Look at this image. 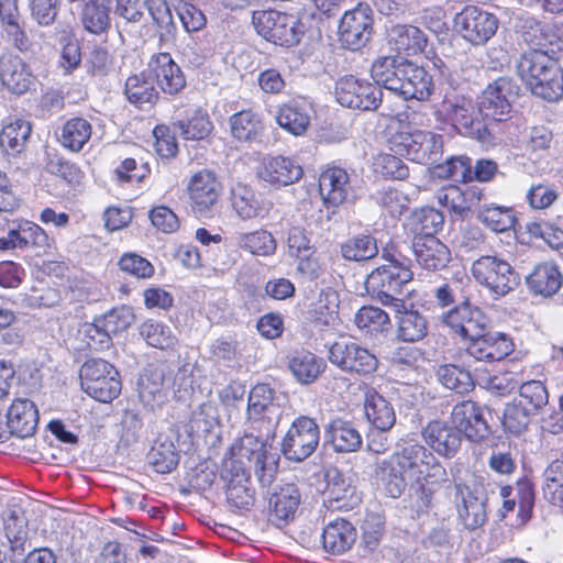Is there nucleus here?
I'll use <instances>...</instances> for the list:
<instances>
[{"mask_svg":"<svg viewBox=\"0 0 563 563\" xmlns=\"http://www.w3.org/2000/svg\"><path fill=\"white\" fill-rule=\"evenodd\" d=\"M444 475L445 470L433 453L419 443H406L379 462L376 470L378 481L393 498L402 494L408 481L421 483Z\"/></svg>","mask_w":563,"mask_h":563,"instance_id":"f257e3e1","label":"nucleus"},{"mask_svg":"<svg viewBox=\"0 0 563 563\" xmlns=\"http://www.w3.org/2000/svg\"><path fill=\"white\" fill-rule=\"evenodd\" d=\"M516 70L534 96L548 101H558L563 97V71L547 51L523 52L516 62Z\"/></svg>","mask_w":563,"mask_h":563,"instance_id":"f03ea898","label":"nucleus"},{"mask_svg":"<svg viewBox=\"0 0 563 563\" xmlns=\"http://www.w3.org/2000/svg\"><path fill=\"white\" fill-rule=\"evenodd\" d=\"M284 410L274 390L266 384H257L250 394L246 408V426L263 444L273 441Z\"/></svg>","mask_w":563,"mask_h":563,"instance_id":"7ed1b4c3","label":"nucleus"},{"mask_svg":"<svg viewBox=\"0 0 563 563\" xmlns=\"http://www.w3.org/2000/svg\"><path fill=\"white\" fill-rule=\"evenodd\" d=\"M460 133L479 141H487L490 123L483 118L479 104L464 96H445L440 110Z\"/></svg>","mask_w":563,"mask_h":563,"instance_id":"20e7f679","label":"nucleus"},{"mask_svg":"<svg viewBox=\"0 0 563 563\" xmlns=\"http://www.w3.org/2000/svg\"><path fill=\"white\" fill-rule=\"evenodd\" d=\"M411 279L412 272L408 267L397 261H390L388 264L377 267L367 276L365 287L373 298L391 308L395 302L404 301L398 296L401 295L404 286Z\"/></svg>","mask_w":563,"mask_h":563,"instance_id":"39448f33","label":"nucleus"},{"mask_svg":"<svg viewBox=\"0 0 563 563\" xmlns=\"http://www.w3.org/2000/svg\"><path fill=\"white\" fill-rule=\"evenodd\" d=\"M252 22L260 35L282 46L298 44L306 33V26L300 20L276 10L255 11Z\"/></svg>","mask_w":563,"mask_h":563,"instance_id":"423d86ee","label":"nucleus"},{"mask_svg":"<svg viewBox=\"0 0 563 563\" xmlns=\"http://www.w3.org/2000/svg\"><path fill=\"white\" fill-rule=\"evenodd\" d=\"M474 279L497 297H504L520 283L511 264L497 255H483L471 267Z\"/></svg>","mask_w":563,"mask_h":563,"instance_id":"0eeeda50","label":"nucleus"},{"mask_svg":"<svg viewBox=\"0 0 563 563\" xmlns=\"http://www.w3.org/2000/svg\"><path fill=\"white\" fill-rule=\"evenodd\" d=\"M79 377L82 390L100 402L112 401L121 391L118 371L104 360L86 361Z\"/></svg>","mask_w":563,"mask_h":563,"instance_id":"6e6552de","label":"nucleus"},{"mask_svg":"<svg viewBox=\"0 0 563 563\" xmlns=\"http://www.w3.org/2000/svg\"><path fill=\"white\" fill-rule=\"evenodd\" d=\"M391 150L411 162L432 167L442 157L443 136L430 131L400 133L393 137Z\"/></svg>","mask_w":563,"mask_h":563,"instance_id":"1a4fd4ad","label":"nucleus"},{"mask_svg":"<svg viewBox=\"0 0 563 563\" xmlns=\"http://www.w3.org/2000/svg\"><path fill=\"white\" fill-rule=\"evenodd\" d=\"M455 32L472 46L485 45L494 37L499 20L477 5H466L453 19Z\"/></svg>","mask_w":563,"mask_h":563,"instance_id":"9d476101","label":"nucleus"},{"mask_svg":"<svg viewBox=\"0 0 563 563\" xmlns=\"http://www.w3.org/2000/svg\"><path fill=\"white\" fill-rule=\"evenodd\" d=\"M512 351L514 343L508 334L486 329L467 342L463 357L464 363L472 367L473 363L499 362Z\"/></svg>","mask_w":563,"mask_h":563,"instance_id":"9b49d317","label":"nucleus"},{"mask_svg":"<svg viewBox=\"0 0 563 563\" xmlns=\"http://www.w3.org/2000/svg\"><path fill=\"white\" fill-rule=\"evenodd\" d=\"M335 97L343 107L371 111L382 103L383 92L375 84L349 75L338 79Z\"/></svg>","mask_w":563,"mask_h":563,"instance_id":"f8f14e48","label":"nucleus"},{"mask_svg":"<svg viewBox=\"0 0 563 563\" xmlns=\"http://www.w3.org/2000/svg\"><path fill=\"white\" fill-rule=\"evenodd\" d=\"M319 441L320 430L316 421L301 416L288 429L282 443V452L288 460L301 462L313 454Z\"/></svg>","mask_w":563,"mask_h":563,"instance_id":"ddd939ff","label":"nucleus"},{"mask_svg":"<svg viewBox=\"0 0 563 563\" xmlns=\"http://www.w3.org/2000/svg\"><path fill=\"white\" fill-rule=\"evenodd\" d=\"M519 95V87L509 77H499L482 92L479 108L486 122H501L508 118L511 102Z\"/></svg>","mask_w":563,"mask_h":563,"instance_id":"4468645a","label":"nucleus"},{"mask_svg":"<svg viewBox=\"0 0 563 563\" xmlns=\"http://www.w3.org/2000/svg\"><path fill=\"white\" fill-rule=\"evenodd\" d=\"M329 361L342 371L357 375L372 374L378 366L377 357L369 350L344 340L330 346Z\"/></svg>","mask_w":563,"mask_h":563,"instance_id":"2eb2a0df","label":"nucleus"},{"mask_svg":"<svg viewBox=\"0 0 563 563\" xmlns=\"http://www.w3.org/2000/svg\"><path fill=\"white\" fill-rule=\"evenodd\" d=\"M450 495L454 498L459 518L466 529L475 530L486 522L485 498L479 487L454 483Z\"/></svg>","mask_w":563,"mask_h":563,"instance_id":"dca6fc26","label":"nucleus"},{"mask_svg":"<svg viewBox=\"0 0 563 563\" xmlns=\"http://www.w3.org/2000/svg\"><path fill=\"white\" fill-rule=\"evenodd\" d=\"M373 16L367 4H358L355 9L346 11L339 25V40L349 49L357 51L369 40Z\"/></svg>","mask_w":563,"mask_h":563,"instance_id":"f3484780","label":"nucleus"},{"mask_svg":"<svg viewBox=\"0 0 563 563\" xmlns=\"http://www.w3.org/2000/svg\"><path fill=\"white\" fill-rule=\"evenodd\" d=\"M442 322L461 338L472 340L488 327V318L477 307L472 306L467 297L443 313Z\"/></svg>","mask_w":563,"mask_h":563,"instance_id":"a211bd4d","label":"nucleus"},{"mask_svg":"<svg viewBox=\"0 0 563 563\" xmlns=\"http://www.w3.org/2000/svg\"><path fill=\"white\" fill-rule=\"evenodd\" d=\"M451 420L460 434L464 433L471 441L481 442L490 434L481 407L472 400L456 404L452 409Z\"/></svg>","mask_w":563,"mask_h":563,"instance_id":"6ab92c4d","label":"nucleus"},{"mask_svg":"<svg viewBox=\"0 0 563 563\" xmlns=\"http://www.w3.org/2000/svg\"><path fill=\"white\" fill-rule=\"evenodd\" d=\"M266 444L261 443L253 435H244L238 448L240 457L254 462V474L262 486L267 487L274 482L278 464L274 455L267 454Z\"/></svg>","mask_w":563,"mask_h":563,"instance_id":"aec40b11","label":"nucleus"},{"mask_svg":"<svg viewBox=\"0 0 563 563\" xmlns=\"http://www.w3.org/2000/svg\"><path fill=\"white\" fill-rule=\"evenodd\" d=\"M390 309L394 312L395 334L399 341L415 343L426 338L428 320L412 305H407L405 301L395 302Z\"/></svg>","mask_w":563,"mask_h":563,"instance_id":"412c9836","label":"nucleus"},{"mask_svg":"<svg viewBox=\"0 0 563 563\" xmlns=\"http://www.w3.org/2000/svg\"><path fill=\"white\" fill-rule=\"evenodd\" d=\"M288 253L298 260L297 269L309 278H317L320 272L316 246L311 236L301 227H294L288 232Z\"/></svg>","mask_w":563,"mask_h":563,"instance_id":"4be33fe9","label":"nucleus"},{"mask_svg":"<svg viewBox=\"0 0 563 563\" xmlns=\"http://www.w3.org/2000/svg\"><path fill=\"white\" fill-rule=\"evenodd\" d=\"M302 174V167L285 156L264 157L257 168L258 178L277 188L298 181Z\"/></svg>","mask_w":563,"mask_h":563,"instance_id":"5701e85b","label":"nucleus"},{"mask_svg":"<svg viewBox=\"0 0 563 563\" xmlns=\"http://www.w3.org/2000/svg\"><path fill=\"white\" fill-rule=\"evenodd\" d=\"M147 73L165 93H178L186 86L180 67L168 53L153 55L147 65Z\"/></svg>","mask_w":563,"mask_h":563,"instance_id":"b1692460","label":"nucleus"},{"mask_svg":"<svg viewBox=\"0 0 563 563\" xmlns=\"http://www.w3.org/2000/svg\"><path fill=\"white\" fill-rule=\"evenodd\" d=\"M222 186L216 174L208 169H202L192 175L188 192L196 212L202 214L211 209L220 197Z\"/></svg>","mask_w":563,"mask_h":563,"instance_id":"393cba45","label":"nucleus"},{"mask_svg":"<svg viewBox=\"0 0 563 563\" xmlns=\"http://www.w3.org/2000/svg\"><path fill=\"white\" fill-rule=\"evenodd\" d=\"M424 442L439 455L454 456L462 443V437L454 426L446 421L432 420L421 431Z\"/></svg>","mask_w":563,"mask_h":563,"instance_id":"a878e982","label":"nucleus"},{"mask_svg":"<svg viewBox=\"0 0 563 563\" xmlns=\"http://www.w3.org/2000/svg\"><path fill=\"white\" fill-rule=\"evenodd\" d=\"M411 249L417 263L423 269L440 271L451 262L449 247L437 236L413 238Z\"/></svg>","mask_w":563,"mask_h":563,"instance_id":"bb28decb","label":"nucleus"},{"mask_svg":"<svg viewBox=\"0 0 563 563\" xmlns=\"http://www.w3.org/2000/svg\"><path fill=\"white\" fill-rule=\"evenodd\" d=\"M0 80L10 92L23 95L33 84V75L21 57L4 53L0 56Z\"/></svg>","mask_w":563,"mask_h":563,"instance_id":"cd10ccee","label":"nucleus"},{"mask_svg":"<svg viewBox=\"0 0 563 563\" xmlns=\"http://www.w3.org/2000/svg\"><path fill=\"white\" fill-rule=\"evenodd\" d=\"M351 181L347 172L341 167H329L320 174L319 191L328 207H339L351 191Z\"/></svg>","mask_w":563,"mask_h":563,"instance_id":"c85d7f7f","label":"nucleus"},{"mask_svg":"<svg viewBox=\"0 0 563 563\" xmlns=\"http://www.w3.org/2000/svg\"><path fill=\"white\" fill-rule=\"evenodd\" d=\"M7 419L9 433L23 439L34 434L38 422V412L31 400L18 398L10 406Z\"/></svg>","mask_w":563,"mask_h":563,"instance_id":"c756f323","label":"nucleus"},{"mask_svg":"<svg viewBox=\"0 0 563 563\" xmlns=\"http://www.w3.org/2000/svg\"><path fill=\"white\" fill-rule=\"evenodd\" d=\"M325 442L339 453L356 452L362 446L360 432L349 421L334 419L325 426Z\"/></svg>","mask_w":563,"mask_h":563,"instance_id":"7c9ffc66","label":"nucleus"},{"mask_svg":"<svg viewBox=\"0 0 563 563\" xmlns=\"http://www.w3.org/2000/svg\"><path fill=\"white\" fill-rule=\"evenodd\" d=\"M529 289L536 295L550 297L559 291L563 276L552 262L538 264L526 278Z\"/></svg>","mask_w":563,"mask_h":563,"instance_id":"2f4dec72","label":"nucleus"},{"mask_svg":"<svg viewBox=\"0 0 563 563\" xmlns=\"http://www.w3.org/2000/svg\"><path fill=\"white\" fill-rule=\"evenodd\" d=\"M139 396L141 401L154 409L162 406L167 397L163 371L150 366L139 378Z\"/></svg>","mask_w":563,"mask_h":563,"instance_id":"473e14b6","label":"nucleus"},{"mask_svg":"<svg viewBox=\"0 0 563 563\" xmlns=\"http://www.w3.org/2000/svg\"><path fill=\"white\" fill-rule=\"evenodd\" d=\"M356 539L355 528L345 519L330 521L323 529V548L333 554L349 550Z\"/></svg>","mask_w":563,"mask_h":563,"instance_id":"72a5a7b5","label":"nucleus"},{"mask_svg":"<svg viewBox=\"0 0 563 563\" xmlns=\"http://www.w3.org/2000/svg\"><path fill=\"white\" fill-rule=\"evenodd\" d=\"M388 44L397 52L417 54L427 46L424 33L417 26L410 24H397L391 26L387 33Z\"/></svg>","mask_w":563,"mask_h":563,"instance_id":"f704fd0d","label":"nucleus"},{"mask_svg":"<svg viewBox=\"0 0 563 563\" xmlns=\"http://www.w3.org/2000/svg\"><path fill=\"white\" fill-rule=\"evenodd\" d=\"M364 409L368 422L378 430H390L396 422L393 406L375 389L365 393Z\"/></svg>","mask_w":563,"mask_h":563,"instance_id":"c9c22d12","label":"nucleus"},{"mask_svg":"<svg viewBox=\"0 0 563 563\" xmlns=\"http://www.w3.org/2000/svg\"><path fill=\"white\" fill-rule=\"evenodd\" d=\"M288 367L294 377L301 384L313 383L324 371V361L313 353L299 350L295 351L288 360Z\"/></svg>","mask_w":563,"mask_h":563,"instance_id":"e433bc0d","label":"nucleus"},{"mask_svg":"<svg viewBox=\"0 0 563 563\" xmlns=\"http://www.w3.org/2000/svg\"><path fill=\"white\" fill-rule=\"evenodd\" d=\"M231 207L239 218L250 220L263 217L267 208L258 200L256 192L242 183L231 188Z\"/></svg>","mask_w":563,"mask_h":563,"instance_id":"4c0bfd02","label":"nucleus"},{"mask_svg":"<svg viewBox=\"0 0 563 563\" xmlns=\"http://www.w3.org/2000/svg\"><path fill=\"white\" fill-rule=\"evenodd\" d=\"M325 481L330 507L336 509L352 507L351 500L354 497L355 487L351 478L336 467H331L325 472Z\"/></svg>","mask_w":563,"mask_h":563,"instance_id":"58836bf2","label":"nucleus"},{"mask_svg":"<svg viewBox=\"0 0 563 563\" xmlns=\"http://www.w3.org/2000/svg\"><path fill=\"white\" fill-rule=\"evenodd\" d=\"M32 132L31 123L23 119H15L7 123L0 133V147L8 155L21 153Z\"/></svg>","mask_w":563,"mask_h":563,"instance_id":"ea45409f","label":"nucleus"},{"mask_svg":"<svg viewBox=\"0 0 563 563\" xmlns=\"http://www.w3.org/2000/svg\"><path fill=\"white\" fill-rule=\"evenodd\" d=\"M125 95L129 101L139 108L153 104L158 97L154 80L147 69L139 75L130 76L125 81Z\"/></svg>","mask_w":563,"mask_h":563,"instance_id":"a19ab883","label":"nucleus"},{"mask_svg":"<svg viewBox=\"0 0 563 563\" xmlns=\"http://www.w3.org/2000/svg\"><path fill=\"white\" fill-rule=\"evenodd\" d=\"M405 89L401 91V98L405 100L416 99L419 101L428 100L432 93L433 80L431 75L422 67L411 63Z\"/></svg>","mask_w":563,"mask_h":563,"instance_id":"79ce46f5","label":"nucleus"},{"mask_svg":"<svg viewBox=\"0 0 563 563\" xmlns=\"http://www.w3.org/2000/svg\"><path fill=\"white\" fill-rule=\"evenodd\" d=\"M406 58L401 56H383L377 58L371 68L372 78L376 86L393 91L397 89L398 74L397 69H401Z\"/></svg>","mask_w":563,"mask_h":563,"instance_id":"37998d69","label":"nucleus"},{"mask_svg":"<svg viewBox=\"0 0 563 563\" xmlns=\"http://www.w3.org/2000/svg\"><path fill=\"white\" fill-rule=\"evenodd\" d=\"M229 122L233 137L239 141H255L264 130L261 118L251 110L234 113L230 117Z\"/></svg>","mask_w":563,"mask_h":563,"instance_id":"c03bdc74","label":"nucleus"},{"mask_svg":"<svg viewBox=\"0 0 563 563\" xmlns=\"http://www.w3.org/2000/svg\"><path fill=\"white\" fill-rule=\"evenodd\" d=\"M430 172L433 178L461 183L471 181L473 173L471 159L466 156H452L443 163H435L430 167Z\"/></svg>","mask_w":563,"mask_h":563,"instance_id":"a18cd8bd","label":"nucleus"},{"mask_svg":"<svg viewBox=\"0 0 563 563\" xmlns=\"http://www.w3.org/2000/svg\"><path fill=\"white\" fill-rule=\"evenodd\" d=\"M108 0H89L81 12V22L86 31L101 34L110 26Z\"/></svg>","mask_w":563,"mask_h":563,"instance_id":"49530a36","label":"nucleus"},{"mask_svg":"<svg viewBox=\"0 0 563 563\" xmlns=\"http://www.w3.org/2000/svg\"><path fill=\"white\" fill-rule=\"evenodd\" d=\"M300 501V494L294 484H287L275 493L271 498V509L273 515L284 521L295 517Z\"/></svg>","mask_w":563,"mask_h":563,"instance_id":"de8ad7c7","label":"nucleus"},{"mask_svg":"<svg viewBox=\"0 0 563 563\" xmlns=\"http://www.w3.org/2000/svg\"><path fill=\"white\" fill-rule=\"evenodd\" d=\"M439 382L448 389L457 394H467L474 388V379L468 369L453 364L439 366L437 371Z\"/></svg>","mask_w":563,"mask_h":563,"instance_id":"09e8293b","label":"nucleus"},{"mask_svg":"<svg viewBox=\"0 0 563 563\" xmlns=\"http://www.w3.org/2000/svg\"><path fill=\"white\" fill-rule=\"evenodd\" d=\"M235 244L251 254L267 256L275 252L276 243L273 235L266 230H257L249 233H236Z\"/></svg>","mask_w":563,"mask_h":563,"instance_id":"8fccbe9b","label":"nucleus"},{"mask_svg":"<svg viewBox=\"0 0 563 563\" xmlns=\"http://www.w3.org/2000/svg\"><path fill=\"white\" fill-rule=\"evenodd\" d=\"M542 490L549 503L563 507V460H554L545 467Z\"/></svg>","mask_w":563,"mask_h":563,"instance_id":"3c124183","label":"nucleus"},{"mask_svg":"<svg viewBox=\"0 0 563 563\" xmlns=\"http://www.w3.org/2000/svg\"><path fill=\"white\" fill-rule=\"evenodd\" d=\"M276 121L280 128L289 133L301 135L307 131L310 124V115L305 108L289 103L279 108L276 114Z\"/></svg>","mask_w":563,"mask_h":563,"instance_id":"603ef678","label":"nucleus"},{"mask_svg":"<svg viewBox=\"0 0 563 563\" xmlns=\"http://www.w3.org/2000/svg\"><path fill=\"white\" fill-rule=\"evenodd\" d=\"M91 136V125L82 118L69 119L63 126L60 142L73 152L80 151Z\"/></svg>","mask_w":563,"mask_h":563,"instance_id":"864d4df0","label":"nucleus"},{"mask_svg":"<svg viewBox=\"0 0 563 563\" xmlns=\"http://www.w3.org/2000/svg\"><path fill=\"white\" fill-rule=\"evenodd\" d=\"M140 335L150 346L167 350L177 344V338L172 329L158 321L146 320L140 327Z\"/></svg>","mask_w":563,"mask_h":563,"instance_id":"5fc2aeb1","label":"nucleus"},{"mask_svg":"<svg viewBox=\"0 0 563 563\" xmlns=\"http://www.w3.org/2000/svg\"><path fill=\"white\" fill-rule=\"evenodd\" d=\"M412 221L413 238L435 236L443 228L444 216L434 208L426 207L413 213Z\"/></svg>","mask_w":563,"mask_h":563,"instance_id":"6e6d98bb","label":"nucleus"},{"mask_svg":"<svg viewBox=\"0 0 563 563\" xmlns=\"http://www.w3.org/2000/svg\"><path fill=\"white\" fill-rule=\"evenodd\" d=\"M378 253L376 240L371 235H358L341 244V254L347 261H367Z\"/></svg>","mask_w":563,"mask_h":563,"instance_id":"4d7b16f0","label":"nucleus"},{"mask_svg":"<svg viewBox=\"0 0 563 563\" xmlns=\"http://www.w3.org/2000/svg\"><path fill=\"white\" fill-rule=\"evenodd\" d=\"M147 10L158 29L161 41H169L175 37L176 24L172 10L166 0H146Z\"/></svg>","mask_w":563,"mask_h":563,"instance_id":"13d9d810","label":"nucleus"},{"mask_svg":"<svg viewBox=\"0 0 563 563\" xmlns=\"http://www.w3.org/2000/svg\"><path fill=\"white\" fill-rule=\"evenodd\" d=\"M354 322L366 333L383 332L390 327L388 313L374 306H364L358 309L354 316Z\"/></svg>","mask_w":563,"mask_h":563,"instance_id":"bf43d9fd","label":"nucleus"},{"mask_svg":"<svg viewBox=\"0 0 563 563\" xmlns=\"http://www.w3.org/2000/svg\"><path fill=\"white\" fill-rule=\"evenodd\" d=\"M477 218L494 232H506L512 229L516 223L512 209L498 206L484 207L478 212Z\"/></svg>","mask_w":563,"mask_h":563,"instance_id":"052dcab7","label":"nucleus"},{"mask_svg":"<svg viewBox=\"0 0 563 563\" xmlns=\"http://www.w3.org/2000/svg\"><path fill=\"white\" fill-rule=\"evenodd\" d=\"M3 34L9 43L19 52L25 54L34 49V42L25 30L24 22H21V15L5 19L1 22Z\"/></svg>","mask_w":563,"mask_h":563,"instance_id":"680f3d73","label":"nucleus"},{"mask_svg":"<svg viewBox=\"0 0 563 563\" xmlns=\"http://www.w3.org/2000/svg\"><path fill=\"white\" fill-rule=\"evenodd\" d=\"M174 128L185 140H202L211 133L213 126L207 112L197 110L189 120L175 122Z\"/></svg>","mask_w":563,"mask_h":563,"instance_id":"e2e57ef3","label":"nucleus"},{"mask_svg":"<svg viewBox=\"0 0 563 563\" xmlns=\"http://www.w3.org/2000/svg\"><path fill=\"white\" fill-rule=\"evenodd\" d=\"M148 464L161 474L170 473L178 465V454L170 442L156 443L147 454Z\"/></svg>","mask_w":563,"mask_h":563,"instance_id":"0e129e2a","label":"nucleus"},{"mask_svg":"<svg viewBox=\"0 0 563 563\" xmlns=\"http://www.w3.org/2000/svg\"><path fill=\"white\" fill-rule=\"evenodd\" d=\"M339 303V295L334 289L328 287L321 290L314 307V321L324 327L333 325L338 320Z\"/></svg>","mask_w":563,"mask_h":563,"instance_id":"69168bd1","label":"nucleus"},{"mask_svg":"<svg viewBox=\"0 0 563 563\" xmlns=\"http://www.w3.org/2000/svg\"><path fill=\"white\" fill-rule=\"evenodd\" d=\"M520 404L533 415L540 412L549 402V393L540 380H530L520 386Z\"/></svg>","mask_w":563,"mask_h":563,"instance_id":"338daca9","label":"nucleus"},{"mask_svg":"<svg viewBox=\"0 0 563 563\" xmlns=\"http://www.w3.org/2000/svg\"><path fill=\"white\" fill-rule=\"evenodd\" d=\"M247 476L246 472L242 470V473L236 474L228 484L227 499L238 509H249L253 505V494L243 485V482L247 481Z\"/></svg>","mask_w":563,"mask_h":563,"instance_id":"774afa93","label":"nucleus"}]
</instances>
